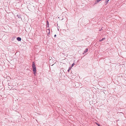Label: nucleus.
<instances>
[{
  "label": "nucleus",
  "mask_w": 126,
  "mask_h": 126,
  "mask_svg": "<svg viewBox=\"0 0 126 126\" xmlns=\"http://www.w3.org/2000/svg\"><path fill=\"white\" fill-rule=\"evenodd\" d=\"M74 64H75L74 63L72 64L71 65L72 67H73L74 65Z\"/></svg>",
  "instance_id": "0eeeda50"
},
{
  "label": "nucleus",
  "mask_w": 126,
  "mask_h": 126,
  "mask_svg": "<svg viewBox=\"0 0 126 126\" xmlns=\"http://www.w3.org/2000/svg\"><path fill=\"white\" fill-rule=\"evenodd\" d=\"M109 1V0H106V4L108 3V2Z\"/></svg>",
  "instance_id": "20e7f679"
},
{
  "label": "nucleus",
  "mask_w": 126,
  "mask_h": 126,
  "mask_svg": "<svg viewBox=\"0 0 126 126\" xmlns=\"http://www.w3.org/2000/svg\"><path fill=\"white\" fill-rule=\"evenodd\" d=\"M70 68H69V69L68 70V71L69 72V70H70Z\"/></svg>",
  "instance_id": "6e6552de"
},
{
  "label": "nucleus",
  "mask_w": 126,
  "mask_h": 126,
  "mask_svg": "<svg viewBox=\"0 0 126 126\" xmlns=\"http://www.w3.org/2000/svg\"><path fill=\"white\" fill-rule=\"evenodd\" d=\"M32 67L33 69V70L34 72V73H35L36 72V67H35V63L34 62L32 63Z\"/></svg>",
  "instance_id": "f257e3e1"
},
{
  "label": "nucleus",
  "mask_w": 126,
  "mask_h": 126,
  "mask_svg": "<svg viewBox=\"0 0 126 126\" xmlns=\"http://www.w3.org/2000/svg\"><path fill=\"white\" fill-rule=\"evenodd\" d=\"M88 49L87 48L84 51V52H87L88 51Z\"/></svg>",
  "instance_id": "7ed1b4c3"
},
{
  "label": "nucleus",
  "mask_w": 126,
  "mask_h": 126,
  "mask_svg": "<svg viewBox=\"0 0 126 126\" xmlns=\"http://www.w3.org/2000/svg\"><path fill=\"white\" fill-rule=\"evenodd\" d=\"M105 39V38H102V39L101 40H100L99 41H103L104 39Z\"/></svg>",
  "instance_id": "423d86ee"
},
{
  "label": "nucleus",
  "mask_w": 126,
  "mask_h": 126,
  "mask_svg": "<svg viewBox=\"0 0 126 126\" xmlns=\"http://www.w3.org/2000/svg\"><path fill=\"white\" fill-rule=\"evenodd\" d=\"M96 124L97 125H98V126H100V125L99 124L96 123Z\"/></svg>",
  "instance_id": "39448f33"
},
{
  "label": "nucleus",
  "mask_w": 126,
  "mask_h": 126,
  "mask_svg": "<svg viewBox=\"0 0 126 126\" xmlns=\"http://www.w3.org/2000/svg\"><path fill=\"white\" fill-rule=\"evenodd\" d=\"M56 35H54V37H56Z\"/></svg>",
  "instance_id": "1a4fd4ad"
},
{
  "label": "nucleus",
  "mask_w": 126,
  "mask_h": 126,
  "mask_svg": "<svg viewBox=\"0 0 126 126\" xmlns=\"http://www.w3.org/2000/svg\"><path fill=\"white\" fill-rule=\"evenodd\" d=\"M17 39L18 41H20L21 40V39L20 38L18 37L17 38Z\"/></svg>",
  "instance_id": "f03ea898"
},
{
  "label": "nucleus",
  "mask_w": 126,
  "mask_h": 126,
  "mask_svg": "<svg viewBox=\"0 0 126 126\" xmlns=\"http://www.w3.org/2000/svg\"><path fill=\"white\" fill-rule=\"evenodd\" d=\"M47 24H48V21H47Z\"/></svg>",
  "instance_id": "9d476101"
}]
</instances>
